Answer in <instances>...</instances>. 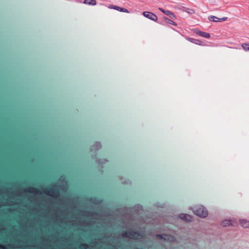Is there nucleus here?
<instances>
[{"mask_svg": "<svg viewBox=\"0 0 249 249\" xmlns=\"http://www.w3.org/2000/svg\"><path fill=\"white\" fill-rule=\"evenodd\" d=\"M227 17H223L221 18H219L216 17L211 16L209 17V19L211 21L217 22L219 21H224L227 19Z\"/></svg>", "mask_w": 249, "mask_h": 249, "instance_id": "7", "label": "nucleus"}, {"mask_svg": "<svg viewBox=\"0 0 249 249\" xmlns=\"http://www.w3.org/2000/svg\"><path fill=\"white\" fill-rule=\"evenodd\" d=\"M165 19L167 20V22L169 24H172V25H177V24L174 22L173 21V20H171L169 19H168L167 18H165Z\"/></svg>", "mask_w": 249, "mask_h": 249, "instance_id": "16", "label": "nucleus"}, {"mask_svg": "<svg viewBox=\"0 0 249 249\" xmlns=\"http://www.w3.org/2000/svg\"><path fill=\"white\" fill-rule=\"evenodd\" d=\"M140 234L136 231H127L122 233V236L124 238H129L131 239H138L139 238Z\"/></svg>", "mask_w": 249, "mask_h": 249, "instance_id": "1", "label": "nucleus"}, {"mask_svg": "<svg viewBox=\"0 0 249 249\" xmlns=\"http://www.w3.org/2000/svg\"><path fill=\"white\" fill-rule=\"evenodd\" d=\"M88 245L86 244H82L80 246L79 248L81 249H87L88 248Z\"/></svg>", "mask_w": 249, "mask_h": 249, "instance_id": "17", "label": "nucleus"}, {"mask_svg": "<svg viewBox=\"0 0 249 249\" xmlns=\"http://www.w3.org/2000/svg\"><path fill=\"white\" fill-rule=\"evenodd\" d=\"M179 218L186 221H191L192 219V216L188 214H181L179 215Z\"/></svg>", "mask_w": 249, "mask_h": 249, "instance_id": "9", "label": "nucleus"}, {"mask_svg": "<svg viewBox=\"0 0 249 249\" xmlns=\"http://www.w3.org/2000/svg\"><path fill=\"white\" fill-rule=\"evenodd\" d=\"M157 237L160 239H164L170 242H173L175 240V238L174 236L167 234L157 235Z\"/></svg>", "mask_w": 249, "mask_h": 249, "instance_id": "5", "label": "nucleus"}, {"mask_svg": "<svg viewBox=\"0 0 249 249\" xmlns=\"http://www.w3.org/2000/svg\"><path fill=\"white\" fill-rule=\"evenodd\" d=\"M108 7L110 9H113L121 12L129 13V11L127 9L123 7H120L118 6L110 5L108 6Z\"/></svg>", "mask_w": 249, "mask_h": 249, "instance_id": "6", "label": "nucleus"}, {"mask_svg": "<svg viewBox=\"0 0 249 249\" xmlns=\"http://www.w3.org/2000/svg\"><path fill=\"white\" fill-rule=\"evenodd\" d=\"M187 12L190 14H194L195 13V10L193 9H189Z\"/></svg>", "mask_w": 249, "mask_h": 249, "instance_id": "18", "label": "nucleus"}, {"mask_svg": "<svg viewBox=\"0 0 249 249\" xmlns=\"http://www.w3.org/2000/svg\"><path fill=\"white\" fill-rule=\"evenodd\" d=\"M44 191L54 198L58 197L60 195L59 191L53 187H48L44 189Z\"/></svg>", "mask_w": 249, "mask_h": 249, "instance_id": "3", "label": "nucleus"}, {"mask_svg": "<svg viewBox=\"0 0 249 249\" xmlns=\"http://www.w3.org/2000/svg\"><path fill=\"white\" fill-rule=\"evenodd\" d=\"M194 32L197 35H198L202 37H205L206 38H209L210 37V35L206 32H202V31H199L197 30H195Z\"/></svg>", "mask_w": 249, "mask_h": 249, "instance_id": "8", "label": "nucleus"}, {"mask_svg": "<svg viewBox=\"0 0 249 249\" xmlns=\"http://www.w3.org/2000/svg\"><path fill=\"white\" fill-rule=\"evenodd\" d=\"M159 10L162 12V13H164L165 14V12H166L167 11H165L162 8H159Z\"/></svg>", "mask_w": 249, "mask_h": 249, "instance_id": "21", "label": "nucleus"}, {"mask_svg": "<svg viewBox=\"0 0 249 249\" xmlns=\"http://www.w3.org/2000/svg\"><path fill=\"white\" fill-rule=\"evenodd\" d=\"M241 225L243 227L247 228L249 227V221L245 219H241L240 220Z\"/></svg>", "mask_w": 249, "mask_h": 249, "instance_id": "12", "label": "nucleus"}, {"mask_svg": "<svg viewBox=\"0 0 249 249\" xmlns=\"http://www.w3.org/2000/svg\"><path fill=\"white\" fill-rule=\"evenodd\" d=\"M0 249H6V248L4 246H1L0 245Z\"/></svg>", "mask_w": 249, "mask_h": 249, "instance_id": "22", "label": "nucleus"}, {"mask_svg": "<svg viewBox=\"0 0 249 249\" xmlns=\"http://www.w3.org/2000/svg\"><path fill=\"white\" fill-rule=\"evenodd\" d=\"M83 3L89 5H95L97 4L96 0H84Z\"/></svg>", "mask_w": 249, "mask_h": 249, "instance_id": "11", "label": "nucleus"}, {"mask_svg": "<svg viewBox=\"0 0 249 249\" xmlns=\"http://www.w3.org/2000/svg\"><path fill=\"white\" fill-rule=\"evenodd\" d=\"M242 48L245 51H249V44L243 43L241 45Z\"/></svg>", "mask_w": 249, "mask_h": 249, "instance_id": "15", "label": "nucleus"}, {"mask_svg": "<svg viewBox=\"0 0 249 249\" xmlns=\"http://www.w3.org/2000/svg\"><path fill=\"white\" fill-rule=\"evenodd\" d=\"M187 40H189V41L191 42L194 43V42L195 40V39H194V38H188Z\"/></svg>", "mask_w": 249, "mask_h": 249, "instance_id": "19", "label": "nucleus"}, {"mask_svg": "<svg viewBox=\"0 0 249 249\" xmlns=\"http://www.w3.org/2000/svg\"><path fill=\"white\" fill-rule=\"evenodd\" d=\"M222 225L223 226H227L229 225H234L233 221L231 220H225L222 223Z\"/></svg>", "mask_w": 249, "mask_h": 249, "instance_id": "13", "label": "nucleus"}, {"mask_svg": "<svg viewBox=\"0 0 249 249\" xmlns=\"http://www.w3.org/2000/svg\"><path fill=\"white\" fill-rule=\"evenodd\" d=\"M142 15L145 18L151 19L154 21H157L158 20L157 16L154 13L148 12V11H144L142 13Z\"/></svg>", "mask_w": 249, "mask_h": 249, "instance_id": "4", "label": "nucleus"}, {"mask_svg": "<svg viewBox=\"0 0 249 249\" xmlns=\"http://www.w3.org/2000/svg\"><path fill=\"white\" fill-rule=\"evenodd\" d=\"M165 14L169 16L170 18L173 19H176L177 18L174 13L170 11H167L166 12H165Z\"/></svg>", "mask_w": 249, "mask_h": 249, "instance_id": "14", "label": "nucleus"}, {"mask_svg": "<svg viewBox=\"0 0 249 249\" xmlns=\"http://www.w3.org/2000/svg\"><path fill=\"white\" fill-rule=\"evenodd\" d=\"M195 214L200 217H205L208 215V212L206 208L202 206H200L193 210Z\"/></svg>", "mask_w": 249, "mask_h": 249, "instance_id": "2", "label": "nucleus"}, {"mask_svg": "<svg viewBox=\"0 0 249 249\" xmlns=\"http://www.w3.org/2000/svg\"><path fill=\"white\" fill-rule=\"evenodd\" d=\"M200 41L197 39H195V41L194 42V43H195L196 44H199Z\"/></svg>", "mask_w": 249, "mask_h": 249, "instance_id": "20", "label": "nucleus"}, {"mask_svg": "<svg viewBox=\"0 0 249 249\" xmlns=\"http://www.w3.org/2000/svg\"><path fill=\"white\" fill-rule=\"evenodd\" d=\"M25 191H28V192L34 193L37 194L39 193L38 189L36 188L33 187H28L25 190Z\"/></svg>", "mask_w": 249, "mask_h": 249, "instance_id": "10", "label": "nucleus"}]
</instances>
